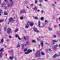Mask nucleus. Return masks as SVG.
Returning a JSON list of instances; mask_svg holds the SVG:
<instances>
[{
	"label": "nucleus",
	"mask_w": 60,
	"mask_h": 60,
	"mask_svg": "<svg viewBox=\"0 0 60 60\" xmlns=\"http://www.w3.org/2000/svg\"><path fill=\"white\" fill-rule=\"evenodd\" d=\"M26 11L24 9H23V13H26Z\"/></svg>",
	"instance_id": "obj_27"
},
{
	"label": "nucleus",
	"mask_w": 60,
	"mask_h": 60,
	"mask_svg": "<svg viewBox=\"0 0 60 60\" xmlns=\"http://www.w3.org/2000/svg\"><path fill=\"white\" fill-rule=\"evenodd\" d=\"M39 6H40V7H42V5H41V4H40L39 5Z\"/></svg>",
	"instance_id": "obj_30"
},
{
	"label": "nucleus",
	"mask_w": 60,
	"mask_h": 60,
	"mask_svg": "<svg viewBox=\"0 0 60 60\" xmlns=\"http://www.w3.org/2000/svg\"><path fill=\"white\" fill-rule=\"evenodd\" d=\"M25 27L26 28H28V27L27 25H26Z\"/></svg>",
	"instance_id": "obj_34"
},
{
	"label": "nucleus",
	"mask_w": 60,
	"mask_h": 60,
	"mask_svg": "<svg viewBox=\"0 0 60 60\" xmlns=\"http://www.w3.org/2000/svg\"><path fill=\"white\" fill-rule=\"evenodd\" d=\"M53 37H54V38H56V36L55 35H53Z\"/></svg>",
	"instance_id": "obj_36"
},
{
	"label": "nucleus",
	"mask_w": 60,
	"mask_h": 60,
	"mask_svg": "<svg viewBox=\"0 0 60 60\" xmlns=\"http://www.w3.org/2000/svg\"><path fill=\"white\" fill-rule=\"evenodd\" d=\"M39 38H43V37H40Z\"/></svg>",
	"instance_id": "obj_50"
},
{
	"label": "nucleus",
	"mask_w": 60,
	"mask_h": 60,
	"mask_svg": "<svg viewBox=\"0 0 60 60\" xmlns=\"http://www.w3.org/2000/svg\"><path fill=\"white\" fill-rule=\"evenodd\" d=\"M4 7L5 8V9H6V8H7V7H6V6H4Z\"/></svg>",
	"instance_id": "obj_48"
},
{
	"label": "nucleus",
	"mask_w": 60,
	"mask_h": 60,
	"mask_svg": "<svg viewBox=\"0 0 60 60\" xmlns=\"http://www.w3.org/2000/svg\"><path fill=\"white\" fill-rule=\"evenodd\" d=\"M28 37H25L24 36L23 37V38L24 39H25V40H28Z\"/></svg>",
	"instance_id": "obj_7"
},
{
	"label": "nucleus",
	"mask_w": 60,
	"mask_h": 60,
	"mask_svg": "<svg viewBox=\"0 0 60 60\" xmlns=\"http://www.w3.org/2000/svg\"><path fill=\"white\" fill-rule=\"evenodd\" d=\"M40 45L41 46H43V41L41 43Z\"/></svg>",
	"instance_id": "obj_17"
},
{
	"label": "nucleus",
	"mask_w": 60,
	"mask_h": 60,
	"mask_svg": "<svg viewBox=\"0 0 60 60\" xmlns=\"http://www.w3.org/2000/svg\"><path fill=\"white\" fill-rule=\"evenodd\" d=\"M3 39H2L1 40V43H3Z\"/></svg>",
	"instance_id": "obj_37"
},
{
	"label": "nucleus",
	"mask_w": 60,
	"mask_h": 60,
	"mask_svg": "<svg viewBox=\"0 0 60 60\" xmlns=\"http://www.w3.org/2000/svg\"><path fill=\"white\" fill-rule=\"evenodd\" d=\"M54 3H55V4H56V2H55Z\"/></svg>",
	"instance_id": "obj_56"
},
{
	"label": "nucleus",
	"mask_w": 60,
	"mask_h": 60,
	"mask_svg": "<svg viewBox=\"0 0 60 60\" xmlns=\"http://www.w3.org/2000/svg\"><path fill=\"white\" fill-rule=\"evenodd\" d=\"M3 21V20H0V22H2Z\"/></svg>",
	"instance_id": "obj_40"
},
{
	"label": "nucleus",
	"mask_w": 60,
	"mask_h": 60,
	"mask_svg": "<svg viewBox=\"0 0 60 60\" xmlns=\"http://www.w3.org/2000/svg\"><path fill=\"white\" fill-rule=\"evenodd\" d=\"M11 36H9V38H11Z\"/></svg>",
	"instance_id": "obj_46"
},
{
	"label": "nucleus",
	"mask_w": 60,
	"mask_h": 60,
	"mask_svg": "<svg viewBox=\"0 0 60 60\" xmlns=\"http://www.w3.org/2000/svg\"><path fill=\"white\" fill-rule=\"evenodd\" d=\"M33 30L34 32H36L37 33H39V31L37 30V29L36 28L34 27L33 29Z\"/></svg>",
	"instance_id": "obj_2"
},
{
	"label": "nucleus",
	"mask_w": 60,
	"mask_h": 60,
	"mask_svg": "<svg viewBox=\"0 0 60 60\" xmlns=\"http://www.w3.org/2000/svg\"><path fill=\"white\" fill-rule=\"evenodd\" d=\"M40 21H39L38 22V25L39 26V27H40Z\"/></svg>",
	"instance_id": "obj_16"
},
{
	"label": "nucleus",
	"mask_w": 60,
	"mask_h": 60,
	"mask_svg": "<svg viewBox=\"0 0 60 60\" xmlns=\"http://www.w3.org/2000/svg\"><path fill=\"white\" fill-rule=\"evenodd\" d=\"M1 1L0 0V4H1Z\"/></svg>",
	"instance_id": "obj_59"
},
{
	"label": "nucleus",
	"mask_w": 60,
	"mask_h": 60,
	"mask_svg": "<svg viewBox=\"0 0 60 60\" xmlns=\"http://www.w3.org/2000/svg\"><path fill=\"white\" fill-rule=\"evenodd\" d=\"M41 55L43 56V55H44V53H43V52H42L41 53Z\"/></svg>",
	"instance_id": "obj_41"
},
{
	"label": "nucleus",
	"mask_w": 60,
	"mask_h": 60,
	"mask_svg": "<svg viewBox=\"0 0 60 60\" xmlns=\"http://www.w3.org/2000/svg\"><path fill=\"white\" fill-rule=\"evenodd\" d=\"M32 41L33 42H36V41H35V40H33Z\"/></svg>",
	"instance_id": "obj_38"
},
{
	"label": "nucleus",
	"mask_w": 60,
	"mask_h": 60,
	"mask_svg": "<svg viewBox=\"0 0 60 60\" xmlns=\"http://www.w3.org/2000/svg\"><path fill=\"white\" fill-rule=\"evenodd\" d=\"M5 2H7V0H4Z\"/></svg>",
	"instance_id": "obj_55"
},
{
	"label": "nucleus",
	"mask_w": 60,
	"mask_h": 60,
	"mask_svg": "<svg viewBox=\"0 0 60 60\" xmlns=\"http://www.w3.org/2000/svg\"><path fill=\"white\" fill-rule=\"evenodd\" d=\"M48 29L50 31H51V30H52V29L50 27H49Z\"/></svg>",
	"instance_id": "obj_18"
},
{
	"label": "nucleus",
	"mask_w": 60,
	"mask_h": 60,
	"mask_svg": "<svg viewBox=\"0 0 60 60\" xmlns=\"http://www.w3.org/2000/svg\"><path fill=\"white\" fill-rule=\"evenodd\" d=\"M52 41H53V42H57V41H56V40H53Z\"/></svg>",
	"instance_id": "obj_26"
},
{
	"label": "nucleus",
	"mask_w": 60,
	"mask_h": 60,
	"mask_svg": "<svg viewBox=\"0 0 60 60\" xmlns=\"http://www.w3.org/2000/svg\"><path fill=\"white\" fill-rule=\"evenodd\" d=\"M33 51H34V49H33Z\"/></svg>",
	"instance_id": "obj_62"
},
{
	"label": "nucleus",
	"mask_w": 60,
	"mask_h": 60,
	"mask_svg": "<svg viewBox=\"0 0 60 60\" xmlns=\"http://www.w3.org/2000/svg\"><path fill=\"white\" fill-rule=\"evenodd\" d=\"M32 50H30V52H32Z\"/></svg>",
	"instance_id": "obj_61"
},
{
	"label": "nucleus",
	"mask_w": 60,
	"mask_h": 60,
	"mask_svg": "<svg viewBox=\"0 0 60 60\" xmlns=\"http://www.w3.org/2000/svg\"><path fill=\"white\" fill-rule=\"evenodd\" d=\"M34 11H36V10H37V8L35 6H34Z\"/></svg>",
	"instance_id": "obj_21"
},
{
	"label": "nucleus",
	"mask_w": 60,
	"mask_h": 60,
	"mask_svg": "<svg viewBox=\"0 0 60 60\" xmlns=\"http://www.w3.org/2000/svg\"><path fill=\"white\" fill-rule=\"evenodd\" d=\"M4 13L5 15H8V13H7V12H4Z\"/></svg>",
	"instance_id": "obj_13"
},
{
	"label": "nucleus",
	"mask_w": 60,
	"mask_h": 60,
	"mask_svg": "<svg viewBox=\"0 0 60 60\" xmlns=\"http://www.w3.org/2000/svg\"><path fill=\"white\" fill-rule=\"evenodd\" d=\"M7 28V27L6 26L4 28V31H6V28Z\"/></svg>",
	"instance_id": "obj_28"
},
{
	"label": "nucleus",
	"mask_w": 60,
	"mask_h": 60,
	"mask_svg": "<svg viewBox=\"0 0 60 60\" xmlns=\"http://www.w3.org/2000/svg\"><path fill=\"white\" fill-rule=\"evenodd\" d=\"M58 56V55L56 54H55L53 56V58H54V57H56V56Z\"/></svg>",
	"instance_id": "obj_15"
},
{
	"label": "nucleus",
	"mask_w": 60,
	"mask_h": 60,
	"mask_svg": "<svg viewBox=\"0 0 60 60\" xmlns=\"http://www.w3.org/2000/svg\"><path fill=\"white\" fill-rule=\"evenodd\" d=\"M30 50L29 49H28V50L27 51V52L25 53V54H28L30 53Z\"/></svg>",
	"instance_id": "obj_6"
},
{
	"label": "nucleus",
	"mask_w": 60,
	"mask_h": 60,
	"mask_svg": "<svg viewBox=\"0 0 60 60\" xmlns=\"http://www.w3.org/2000/svg\"><path fill=\"white\" fill-rule=\"evenodd\" d=\"M13 4V2H12L10 4H9L8 5V7L10 8V7H11V6H12Z\"/></svg>",
	"instance_id": "obj_3"
},
{
	"label": "nucleus",
	"mask_w": 60,
	"mask_h": 60,
	"mask_svg": "<svg viewBox=\"0 0 60 60\" xmlns=\"http://www.w3.org/2000/svg\"><path fill=\"white\" fill-rule=\"evenodd\" d=\"M37 39L38 41H39V40H40L39 39V38H37Z\"/></svg>",
	"instance_id": "obj_51"
},
{
	"label": "nucleus",
	"mask_w": 60,
	"mask_h": 60,
	"mask_svg": "<svg viewBox=\"0 0 60 60\" xmlns=\"http://www.w3.org/2000/svg\"><path fill=\"white\" fill-rule=\"evenodd\" d=\"M56 25H54V27H56Z\"/></svg>",
	"instance_id": "obj_45"
},
{
	"label": "nucleus",
	"mask_w": 60,
	"mask_h": 60,
	"mask_svg": "<svg viewBox=\"0 0 60 60\" xmlns=\"http://www.w3.org/2000/svg\"><path fill=\"white\" fill-rule=\"evenodd\" d=\"M45 22L46 24H48V23H49V21L47 20H45Z\"/></svg>",
	"instance_id": "obj_10"
},
{
	"label": "nucleus",
	"mask_w": 60,
	"mask_h": 60,
	"mask_svg": "<svg viewBox=\"0 0 60 60\" xmlns=\"http://www.w3.org/2000/svg\"><path fill=\"white\" fill-rule=\"evenodd\" d=\"M27 49L26 48H25L23 50L24 51V52H25V51H27Z\"/></svg>",
	"instance_id": "obj_24"
},
{
	"label": "nucleus",
	"mask_w": 60,
	"mask_h": 60,
	"mask_svg": "<svg viewBox=\"0 0 60 60\" xmlns=\"http://www.w3.org/2000/svg\"><path fill=\"white\" fill-rule=\"evenodd\" d=\"M35 56H40V53L39 51H38V52L35 54Z\"/></svg>",
	"instance_id": "obj_1"
},
{
	"label": "nucleus",
	"mask_w": 60,
	"mask_h": 60,
	"mask_svg": "<svg viewBox=\"0 0 60 60\" xmlns=\"http://www.w3.org/2000/svg\"><path fill=\"white\" fill-rule=\"evenodd\" d=\"M15 37H16V38L18 37V38L19 40H21V38H19V36L16 35H15Z\"/></svg>",
	"instance_id": "obj_9"
},
{
	"label": "nucleus",
	"mask_w": 60,
	"mask_h": 60,
	"mask_svg": "<svg viewBox=\"0 0 60 60\" xmlns=\"http://www.w3.org/2000/svg\"><path fill=\"white\" fill-rule=\"evenodd\" d=\"M22 49H24L25 48V47H24V45L22 44Z\"/></svg>",
	"instance_id": "obj_14"
},
{
	"label": "nucleus",
	"mask_w": 60,
	"mask_h": 60,
	"mask_svg": "<svg viewBox=\"0 0 60 60\" xmlns=\"http://www.w3.org/2000/svg\"><path fill=\"white\" fill-rule=\"evenodd\" d=\"M11 32V30L9 28L8 29L7 32L8 34H10V32Z\"/></svg>",
	"instance_id": "obj_4"
},
{
	"label": "nucleus",
	"mask_w": 60,
	"mask_h": 60,
	"mask_svg": "<svg viewBox=\"0 0 60 60\" xmlns=\"http://www.w3.org/2000/svg\"><path fill=\"white\" fill-rule=\"evenodd\" d=\"M13 51V50H11V52H12Z\"/></svg>",
	"instance_id": "obj_53"
},
{
	"label": "nucleus",
	"mask_w": 60,
	"mask_h": 60,
	"mask_svg": "<svg viewBox=\"0 0 60 60\" xmlns=\"http://www.w3.org/2000/svg\"><path fill=\"white\" fill-rule=\"evenodd\" d=\"M20 47V45L19 44L17 45L16 48H19Z\"/></svg>",
	"instance_id": "obj_22"
},
{
	"label": "nucleus",
	"mask_w": 60,
	"mask_h": 60,
	"mask_svg": "<svg viewBox=\"0 0 60 60\" xmlns=\"http://www.w3.org/2000/svg\"><path fill=\"white\" fill-rule=\"evenodd\" d=\"M37 2V0H35V3L36 4Z\"/></svg>",
	"instance_id": "obj_42"
},
{
	"label": "nucleus",
	"mask_w": 60,
	"mask_h": 60,
	"mask_svg": "<svg viewBox=\"0 0 60 60\" xmlns=\"http://www.w3.org/2000/svg\"><path fill=\"white\" fill-rule=\"evenodd\" d=\"M23 13V9L21 10L20 11V14H22Z\"/></svg>",
	"instance_id": "obj_12"
},
{
	"label": "nucleus",
	"mask_w": 60,
	"mask_h": 60,
	"mask_svg": "<svg viewBox=\"0 0 60 60\" xmlns=\"http://www.w3.org/2000/svg\"><path fill=\"white\" fill-rule=\"evenodd\" d=\"M59 19L60 20V17L59 18Z\"/></svg>",
	"instance_id": "obj_64"
},
{
	"label": "nucleus",
	"mask_w": 60,
	"mask_h": 60,
	"mask_svg": "<svg viewBox=\"0 0 60 60\" xmlns=\"http://www.w3.org/2000/svg\"><path fill=\"white\" fill-rule=\"evenodd\" d=\"M4 5H5V4H4V3L2 4V7H3V6H4Z\"/></svg>",
	"instance_id": "obj_29"
},
{
	"label": "nucleus",
	"mask_w": 60,
	"mask_h": 60,
	"mask_svg": "<svg viewBox=\"0 0 60 60\" xmlns=\"http://www.w3.org/2000/svg\"><path fill=\"white\" fill-rule=\"evenodd\" d=\"M23 17H21L20 18V19H23Z\"/></svg>",
	"instance_id": "obj_39"
},
{
	"label": "nucleus",
	"mask_w": 60,
	"mask_h": 60,
	"mask_svg": "<svg viewBox=\"0 0 60 60\" xmlns=\"http://www.w3.org/2000/svg\"><path fill=\"white\" fill-rule=\"evenodd\" d=\"M52 44L53 45H54V43H52Z\"/></svg>",
	"instance_id": "obj_58"
},
{
	"label": "nucleus",
	"mask_w": 60,
	"mask_h": 60,
	"mask_svg": "<svg viewBox=\"0 0 60 60\" xmlns=\"http://www.w3.org/2000/svg\"><path fill=\"white\" fill-rule=\"evenodd\" d=\"M13 57H10V59L11 60H12V59H13Z\"/></svg>",
	"instance_id": "obj_23"
},
{
	"label": "nucleus",
	"mask_w": 60,
	"mask_h": 60,
	"mask_svg": "<svg viewBox=\"0 0 60 60\" xmlns=\"http://www.w3.org/2000/svg\"><path fill=\"white\" fill-rule=\"evenodd\" d=\"M41 20H43V17H41Z\"/></svg>",
	"instance_id": "obj_33"
},
{
	"label": "nucleus",
	"mask_w": 60,
	"mask_h": 60,
	"mask_svg": "<svg viewBox=\"0 0 60 60\" xmlns=\"http://www.w3.org/2000/svg\"><path fill=\"white\" fill-rule=\"evenodd\" d=\"M58 46V45H55V47H54L53 48V49L54 50H56V48Z\"/></svg>",
	"instance_id": "obj_8"
},
{
	"label": "nucleus",
	"mask_w": 60,
	"mask_h": 60,
	"mask_svg": "<svg viewBox=\"0 0 60 60\" xmlns=\"http://www.w3.org/2000/svg\"><path fill=\"white\" fill-rule=\"evenodd\" d=\"M38 46L39 48V47H40V45H38Z\"/></svg>",
	"instance_id": "obj_52"
},
{
	"label": "nucleus",
	"mask_w": 60,
	"mask_h": 60,
	"mask_svg": "<svg viewBox=\"0 0 60 60\" xmlns=\"http://www.w3.org/2000/svg\"><path fill=\"white\" fill-rule=\"evenodd\" d=\"M45 2H47V0H45Z\"/></svg>",
	"instance_id": "obj_57"
},
{
	"label": "nucleus",
	"mask_w": 60,
	"mask_h": 60,
	"mask_svg": "<svg viewBox=\"0 0 60 60\" xmlns=\"http://www.w3.org/2000/svg\"><path fill=\"white\" fill-rule=\"evenodd\" d=\"M18 31V30L17 29H16L15 31V33H17Z\"/></svg>",
	"instance_id": "obj_35"
},
{
	"label": "nucleus",
	"mask_w": 60,
	"mask_h": 60,
	"mask_svg": "<svg viewBox=\"0 0 60 60\" xmlns=\"http://www.w3.org/2000/svg\"><path fill=\"white\" fill-rule=\"evenodd\" d=\"M49 51H51V49H49Z\"/></svg>",
	"instance_id": "obj_54"
},
{
	"label": "nucleus",
	"mask_w": 60,
	"mask_h": 60,
	"mask_svg": "<svg viewBox=\"0 0 60 60\" xmlns=\"http://www.w3.org/2000/svg\"><path fill=\"white\" fill-rule=\"evenodd\" d=\"M39 2H40V3H41V2H42V1L41 0H39Z\"/></svg>",
	"instance_id": "obj_43"
},
{
	"label": "nucleus",
	"mask_w": 60,
	"mask_h": 60,
	"mask_svg": "<svg viewBox=\"0 0 60 60\" xmlns=\"http://www.w3.org/2000/svg\"><path fill=\"white\" fill-rule=\"evenodd\" d=\"M33 18H34V19H36V20H37V19H38V18L37 17H33Z\"/></svg>",
	"instance_id": "obj_19"
},
{
	"label": "nucleus",
	"mask_w": 60,
	"mask_h": 60,
	"mask_svg": "<svg viewBox=\"0 0 60 60\" xmlns=\"http://www.w3.org/2000/svg\"><path fill=\"white\" fill-rule=\"evenodd\" d=\"M33 5V4H31L30 5L31 6H32Z\"/></svg>",
	"instance_id": "obj_49"
},
{
	"label": "nucleus",
	"mask_w": 60,
	"mask_h": 60,
	"mask_svg": "<svg viewBox=\"0 0 60 60\" xmlns=\"http://www.w3.org/2000/svg\"><path fill=\"white\" fill-rule=\"evenodd\" d=\"M26 7H27V8H28V7L27 6Z\"/></svg>",
	"instance_id": "obj_63"
},
{
	"label": "nucleus",
	"mask_w": 60,
	"mask_h": 60,
	"mask_svg": "<svg viewBox=\"0 0 60 60\" xmlns=\"http://www.w3.org/2000/svg\"><path fill=\"white\" fill-rule=\"evenodd\" d=\"M26 45H28L29 44V42H26Z\"/></svg>",
	"instance_id": "obj_32"
},
{
	"label": "nucleus",
	"mask_w": 60,
	"mask_h": 60,
	"mask_svg": "<svg viewBox=\"0 0 60 60\" xmlns=\"http://www.w3.org/2000/svg\"><path fill=\"white\" fill-rule=\"evenodd\" d=\"M12 1V0H10V2H11V1Z\"/></svg>",
	"instance_id": "obj_60"
},
{
	"label": "nucleus",
	"mask_w": 60,
	"mask_h": 60,
	"mask_svg": "<svg viewBox=\"0 0 60 60\" xmlns=\"http://www.w3.org/2000/svg\"><path fill=\"white\" fill-rule=\"evenodd\" d=\"M41 12L42 14L43 13H44V11L43 10H41Z\"/></svg>",
	"instance_id": "obj_20"
},
{
	"label": "nucleus",
	"mask_w": 60,
	"mask_h": 60,
	"mask_svg": "<svg viewBox=\"0 0 60 60\" xmlns=\"http://www.w3.org/2000/svg\"><path fill=\"white\" fill-rule=\"evenodd\" d=\"M33 25H34V23L32 22H30V26H33Z\"/></svg>",
	"instance_id": "obj_11"
},
{
	"label": "nucleus",
	"mask_w": 60,
	"mask_h": 60,
	"mask_svg": "<svg viewBox=\"0 0 60 60\" xmlns=\"http://www.w3.org/2000/svg\"><path fill=\"white\" fill-rule=\"evenodd\" d=\"M12 20H13V19L12 18H11L9 19V20L8 21V24H9L10 22L11 21H12Z\"/></svg>",
	"instance_id": "obj_5"
},
{
	"label": "nucleus",
	"mask_w": 60,
	"mask_h": 60,
	"mask_svg": "<svg viewBox=\"0 0 60 60\" xmlns=\"http://www.w3.org/2000/svg\"><path fill=\"white\" fill-rule=\"evenodd\" d=\"M37 11L38 12H39V11H40V10H38Z\"/></svg>",
	"instance_id": "obj_47"
},
{
	"label": "nucleus",
	"mask_w": 60,
	"mask_h": 60,
	"mask_svg": "<svg viewBox=\"0 0 60 60\" xmlns=\"http://www.w3.org/2000/svg\"><path fill=\"white\" fill-rule=\"evenodd\" d=\"M52 6H55V5L54 4H52Z\"/></svg>",
	"instance_id": "obj_44"
},
{
	"label": "nucleus",
	"mask_w": 60,
	"mask_h": 60,
	"mask_svg": "<svg viewBox=\"0 0 60 60\" xmlns=\"http://www.w3.org/2000/svg\"><path fill=\"white\" fill-rule=\"evenodd\" d=\"M27 25H28L29 24L30 25V22H27Z\"/></svg>",
	"instance_id": "obj_25"
},
{
	"label": "nucleus",
	"mask_w": 60,
	"mask_h": 60,
	"mask_svg": "<svg viewBox=\"0 0 60 60\" xmlns=\"http://www.w3.org/2000/svg\"><path fill=\"white\" fill-rule=\"evenodd\" d=\"M3 13V12L2 11V10H0V13Z\"/></svg>",
	"instance_id": "obj_31"
}]
</instances>
